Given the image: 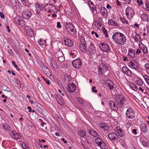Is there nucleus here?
<instances>
[{"label":"nucleus","instance_id":"f257e3e1","mask_svg":"<svg viewBox=\"0 0 149 149\" xmlns=\"http://www.w3.org/2000/svg\"><path fill=\"white\" fill-rule=\"evenodd\" d=\"M116 103L118 106L120 107H127L128 106V102L125 100L124 97H119L118 100H117Z\"/></svg>","mask_w":149,"mask_h":149},{"label":"nucleus","instance_id":"f03ea898","mask_svg":"<svg viewBox=\"0 0 149 149\" xmlns=\"http://www.w3.org/2000/svg\"><path fill=\"white\" fill-rule=\"evenodd\" d=\"M99 45L101 50L102 52L107 53L110 52L111 48L109 45L107 43H99Z\"/></svg>","mask_w":149,"mask_h":149},{"label":"nucleus","instance_id":"7ed1b4c3","mask_svg":"<svg viewBox=\"0 0 149 149\" xmlns=\"http://www.w3.org/2000/svg\"><path fill=\"white\" fill-rule=\"evenodd\" d=\"M79 44L80 49L81 52H87L84 38H81Z\"/></svg>","mask_w":149,"mask_h":149},{"label":"nucleus","instance_id":"20e7f679","mask_svg":"<svg viewBox=\"0 0 149 149\" xmlns=\"http://www.w3.org/2000/svg\"><path fill=\"white\" fill-rule=\"evenodd\" d=\"M135 111L131 108L128 109L126 112V116L129 119H133L135 116Z\"/></svg>","mask_w":149,"mask_h":149},{"label":"nucleus","instance_id":"39448f33","mask_svg":"<svg viewBox=\"0 0 149 149\" xmlns=\"http://www.w3.org/2000/svg\"><path fill=\"white\" fill-rule=\"evenodd\" d=\"M14 21L15 24L20 25L21 26H23L25 25L24 19L21 17L18 16H16L14 18Z\"/></svg>","mask_w":149,"mask_h":149},{"label":"nucleus","instance_id":"423d86ee","mask_svg":"<svg viewBox=\"0 0 149 149\" xmlns=\"http://www.w3.org/2000/svg\"><path fill=\"white\" fill-rule=\"evenodd\" d=\"M95 143L102 149H107V146L105 143L102 140L97 138L95 140Z\"/></svg>","mask_w":149,"mask_h":149},{"label":"nucleus","instance_id":"0eeeda50","mask_svg":"<svg viewBox=\"0 0 149 149\" xmlns=\"http://www.w3.org/2000/svg\"><path fill=\"white\" fill-rule=\"evenodd\" d=\"M98 13H100L101 15L105 18H107L108 15V12L107 9L104 7H98Z\"/></svg>","mask_w":149,"mask_h":149},{"label":"nucleus","instance_id":"6e6552de","mask_svg":"<svg viewBox=\"0 0 149 149\" xmlns=\"http://www.w3.org/2000/svg\"><path fill=\"white\" fill-rule=\"evenodd\" d=\"M108 68L105 65H101L98 68V73L101 76L104 75L108 70Z\"/></svg>","mask_w":149,"mask_h":149},{"label":"nucleus","instance_id":"1a4fd4ad","mask_svg":"<svg viewBox=\"0 0 149 149\" xmlns=\"http://www.w3.org/2000/svg\"><path fill=\"white\" fill-rule=\"evenodd\" d=\"M126 14L128 18L131 19L134 15V12L133 9L128 7L126 10Z\"/></svg>","mask_w":149,"mask_h":149},{"label":"nucleus","instance_id":"9d476101","mask_svg":"<svg viewBox=\"0 0 149 149\" xmlns=\"http://www.w3.org/2000/svg\"><path fill=\"white\" fill-rule=\"evenodd\" d=\"M138 91L140 93L147 94L149 93V88L145 85H143L139 88Z\"/></svg>","mask_w":149,"mask_h":149},{"label":"nucleus","instance_id":"9b49d317","mask_svg":"<svg viewBox=\"0 0 149 149\" xmlns=\"http://www.w3.org/2000/svg\"><path fill=\"white\" fill-rule=\"evenodd\" d=\"M31 15V11L28 9L24 8L22 13V15L23 18L26 19L29 18Z\"/></svg>","mask_w":149,"mask_h":149},{"label":"nucleus","instance_id":"f8f14e48","mask_svg":"<svg viewBox=\"0 0 149 149\" xmlns=\"http://www.w3.org/2000/svg\"><path fill=\"white\" fill-rule=\"evenodd\" d=\"M65 28L68 32H73L74 33L75 32V29L73 24L71 23H68L66 24Z\"/></svg>","mask_w":149,"mask_h":149},{"label":"nucleus","instance_id":"ddd939ff","mask_svg":"<svg viewBox=\"0 0 149 149\" xmlns=\"http://www.w3.org/2000/svg\"><path fill=\"white\" fill-rule=\"evenodd\" d=\"M67 91L70 93L74 92L76 90V87L75 84L72 83L68 84L67 86Z\"/></svg>","mask_w":149,"mask_h":149},{"label":"nucleus","instance_id":"4468645a","mask_svg":"<svg viewBox=\"0 0 149 149\" xmlns=\"http://www.w3.org/2000/svg\"><path fill=\"white\" fill-rule=\"evenodd\" d=\"M81 61L79 59L74 60L72 62V64L73 67L76 69H79L81 66Z\"/></svg>","mask_w":149,"mask_h":149},{"label":"nucleus","instance_id":"2eb2a0df","mask_svg":"<svg viewBox=\"0 0 149 149\" xmlns=\"http://www.w3.org/2000/svg\"><path fill=\"white\" fill-rule=\"evenodd\" d=\"M117 44L120 45H124L126 41V38H112Z\"/></svg>","mask_w":149,"mask_h":149},{"label":"nucleus","instance_id":"dca6fc26","mask_svg":"<svg viewBox=\"0 0 149 149\" xmlns=\"http://www.w3.org/2000/svg\"><path fill=\"white\" fill-rule=\"evenodd\" d=\"M122 71L125 75L129 77H131L132 75V72L126 66H123L122 68Z\"/></svg>","mask_w":149,"mask_h":149},{"label":"nucleus","instance_id":"f3484780","mask_svg":"<svg viewBox=\"0 0 149 149\" xmlns=\"http://www.w3.org/2000/svg\"><path fill=\"white\" fill-rule=\"evenodd\" d=\"M129 66L131 68L137 70L139 68L137 62L134 60H132L129 63Z\"/></svg>","mask_w":149,"mask_h":149},{"label":"nucleus","instance_id":"a211bd4d","mask_svg":"<svg viewBox=\"0 0 149 149\" xmlns=\"http://www.w3.org/2000/svg\"><path fill=\"white\" fill-rule=\"evenodd\" d=\"M10 134L12 137L15 140L20 139H21V136L18 133L15 131H12L10 133Z\"/></svg>","mask_w":149,"mask_h":149},{"label":"nucleus","instance_id":"6ab92c4d","mask_svg":"<svg viewBox=\"0 0 149 149\" xmlns=\"http://www.w3.org/2000/svg\"><path fill=\"white\" fill-rule=\"evenodd\" d=\"M108 136L109 139L112 141H115L118 138V135L114 132L109 133L108 135Z\"/></svg>","mask_w":149,"mask_h":149},{"label":"nucleus","instance_id":"aec40b11","mask_svg":"<svg viewBox=\"0 0 149 149\" xmlns=\"http://www.w3.org/2000/svg\"><path fill=\"white\" fill-rule=\"evenodd\" d=\"M51 97L53 96L52 94L51 95ZM53 97H55L58 103L61 105L63 104V100L61 97L58 95V94H55L53 95Z\"/></svg>","mask_w":149,"mask_h":149},{"label":"nucleus","instance_id":"412c9836","mask_svg":"<svg viewBox=\"0 0 149 149\" xmlns=\"http://www.w3.org/2000/svg\"><path fill=\"white\" fill-rule=\"evenodd\" d=\"M64 38L65 39L64 40V42L65 45L69 47H71L73 45V42L69 38Z\"/></svg>","mask_w":149,"mask_h":149},{"label":"nucleus","instance_id":"4be33fe9","mask_svg":"<svg viewBox=\"0 0 149 149\" xmlns=\"http://www.w3.org/2000/svg\"><path fill=\"white\" fill-rule=\"evenodd\" d=\"M88 51L90 54H94L95 53V49L93 44L91 43L90 46L88 48Z\"/></svg>","mask_w":149,"mask_h":149},{"label":"nucleus","instance_id":"5701e85b","mask_svg":"<svg viewBox=\"0 0 149 149\" xmlns=\"http://www.w3.org/2000/svg\"><path fill=\"white\" fill-rule=\"evenodd\" d=\"M109 107L110 108L113 110L117 111L118 109L116 104L112 101H110L109 102Z\"/></svg>","mask_w":149,"mask_h":149},{"label":"nucleus","instance_id":"b1692460","mask_svg":"<svg viewBox=\"0 0 149 149\" xmlns=\"http://www.w3.org/2000/svg\"><path fill=\"white\" fill-rule=\"evenodd\" d=\"M93 29L95 30L100 29L101 28V24L100 23L99 20H97L95 22V23L93 25Z\"/></svg>","mask_w":149,"mask_h":149},{"label":"nucleus","instance_id":"393cba45","mask_svg":"<svg viewBox=\"0 0 149 149\" xmlns=\"http://www.w3.org/2000/svg\"><path fill=\"white\" fill-rule=\"evenodd\" d=\"M26 34L29 37H34L33 30L31 29H29L26 31Z\"/></svg>","mask_w":149,"mask_h":149},{"label":"nucleus","instance_id":"a878e982","mask_svg":"<svg viewBox=\"0 0 149 149\" xmlns=\"http://www.w3.org/2000/svg\"><path fill=\"white\" fill-rule=\"evenodd\" d=\"M99 126L102 130H108L109 127L107 125L104 123H102L99 124Z\"/></svg>","mask_w":149,"mask_h":149},{"label":"nucleus","instance_id":"bb28decb","mask_svg":"<svg viewBox=\"0 0 149 149\" xmlns=\"http://www.w3.org/2000/svg\"><path fill=\"white\" fill-rule=\"evenodd\" d=\"M106 83L110 90H112L114 88V83L111 80L108 79L106 81Z\"/></svg>","mask_w":149,"mask_h":149},{"label":"nucleus","instance_id":"cd10ccee","mask_svg":"<svg viewBox=\"0 0 149 149\" xmlns=\"http://www.w3.org/2000/svg\"><path fill=\"white\" fill-rule=\"evenodd\" d=\"M139 47L141 50H142L143 53L145 54L148 52V48L145 45L143 44L142 43H140L139 44Z\"/></svg>","mask_w":149,"mask_h":149},{"label":"nucleus","instance_id":"c85d7f7f","mask_svg":"<svg viewBox=\"0 0 149 149\" xmlns=\"http://www.w3.org/2000/svg\"><path fill=\"white\" fill-rule=\"evenodd\" d=\"M52 4H51L46 3L44 6V8L45 10L47 11H48V13H51V8L52 7Z\"/></svg>","mask_w":149,"mask_h":149},{"label":"nucleus","instance_id":"c756f323","mask_svg":"<svg viewBox=\"0 0 149 149\" xmlns=\"http://www.w3.org/2000/svg\"><path fill=\"white\" fill-rule=\"evenodd\" d=\"M88 132L89 133L93 136L97 137L99 136V134L96 131L93 129H89Z\"/></svg>","mask_w":149,"mask_h":149},{"label":"nucleus","instance_id":"7c9ffc66","mask_svg":"<svg viewBox=\"0 0 149 149\" xmlns=\"http://www.w3.org/2000/svg\"><path fill=\"white\" fill-rule=\"evenodd\" d=\"M147 126L145 124H143L140 125V129L142 132L145 133L148 131V129L147 128Z\"/></svg>","mask_w":149,"mask_h":149},{"label":"nucleus","instance_id":"2f4dec72","mask_svg":"<svg viewBox=\"0 0 149 149\" xmlns=\"http://www.w3.org/2000/svg\"><path fill=\"white\" fill-rule=\"evenodd\" d=\"M136 84L140 86L145 85L143 80L139 78L136 79Z\"/></svg>","mask_w":149,"mask_h":149},{"label":"nucleus","instance_id":"473e14b6","mask_svg":"<svg viewBox=\"0 0 149 149\" xmlns=\"http://www.w3.org/2000/svg\"><path fill=\"white\" fill-rule=\"evenodd\" d=\"M128 55L131 58H133L135 55V52L132 49H128Z\"/></svg>","mask_w":149,"mask_h":149},{"label":"nucleus","instance_id":"72a5a7b5","mask_svg":"<svg viewBox=\"0 0 149 149\" xmlns=\"http://www.w3.org/2000/svg\"><path fill=\"white\" fill-rule=\"evenodd\" d=\"M108 23L109 24L115 26H119V24L118 23L115 22L111 19H109Z\"/></svg>","mask_w":149,"mask_h":149},{"label":"nucleus","instance_id":"f704fd0d","mask_svg":"<svg viewBox=\"0 0 149 149\" xmlns=\"http://www.w3.org/2000/svg\"><path fill=\"white\" fill-rule=\"evenodd\" d=\"M125 37V35L123 33H120L116 32L113 35L112 37Z\"/></svg>","mask_w":149,"mask_h":149},{"label":"nucleus","instance_id":"c9c22d12","mask_svg":"<svg viewBox=\"0 0 149 149\" xmlns=\"http://www.w3.org/2000/svg\"><path fill=\"white\" fill-rule=\"evenodd\" d=\"M141 17L143 21L148 22L149 17L147 15L143 13L141 15Z\"/></svg>","mask_w":149,"mask_h":149},{"label":"nucleus","instance_id":"e433bc0d","mask_svg":"<svg viewBox=\"0 0 149 149\" xmlns=\"http://www.w3.org/2000/svg\"><path fill=\"white\" fill-rule=\"evenodd\" d=\"M78 134L81 137H84L86 135V132L82 130H80L78 132Z\"/></svg>","mask_w":149,"mask_h":149},{"label":"nucleus","instance_id":"4c0bfd02","mask_svg":"<svg viewBox=\"0 0 149 149\" xmlns=\"http://www.w3.org/2000/svg\"><path fill=\"white\" fill-rule=\"evenodd\" d=\"M11 3L13 6L16 7V9H18L19 8V6L18 5V3L15 0H12Z\"/></svg>","mask_w":149,"mask_h":149},{"label":"nucleus","instance_id":"58836bf2","mask_svg":"<svg viewBox=\"0 0 149 149\" xmlns=\"http://www.w3.org/2000/svg\"><path fill=\"white\" fill-rule=\"evenodd\" d=\"M43 71L47 76L48 77L51 75V72L47 67L43 70Z\"/></svg>","mask_w":149,"mask_h":149},{"label":"nucleus","instance_id":"ea45409f","mask_svg":"<svg viewBox=\"0 0 149 149\" xmlns=\"http://www.w3.org/2000/svg\"><path fill=\"white\" fill-rule=\"evenodd\" d=\"M23 4L25 6L29 7L31 4L29 2L28 0H21Z\"/></svg>","mask_w":149,"mask_h":149},{"label":"nucleus","instance_id":"a19ab883","mask_svg":"<svg viewBox=\"0 0 149 149\" xmlns=\"http://www.w3.org/2000/svg\"><path fill=\"white\" fill-rule=\"evenodd\" d=\"M38 43L41 45H46V42L45 40L40 39L38 41Z\"/></svg>","mask_w":149,"mask_h":149},{"label":"nucleus","instance_id":"79ce46f5","mask_svg":"<svg viewBox=\"0 0 149 149\" xmlns=\"http://www.w3.org/2000/svg\"><path fill=\"white\" fill-rule=\"evenodd\" d=\"M38 4L36 6V8L38 11V10H42L44 8V6H43L42 4H40L39 3H38Z\"/></svg>","mask_w":149,"mask_h":149},{"label":"nucleus","instance_id":"37998d69","mask_svg":"<svg viewBox=\"0 0 149 149\" xmlns=\"http://www.w3.org/2000/svg\"><path fill=\"white\" fill-rule=\"evenodd\" d=\"M71 76L68 74H65L64 75V80L66 81H69L71 80Z\"/></svg>","mask_w":149,"mask_h":149},{"label":"nucleus","instance_id":"c03bdc74","mask_svg":"<svg viewBox=\"0 0 149 149\" xmlns=\"http://www.w3.org/2000/svg\"><path fill=\"white\" fill-rule=\"evenodd\" d=\"M131 88L133 90L136 91L138 90V88L137 86L134 84H132L130 85Z\"/></svg>","mask_w":149,"mask_h":149},{"label":"nucleus","instance_id":"a18cd8bd","mask_svg":"<svg viewBox=\"0 0 149 149\" xmlns=\"http://www.w3.org/2000/svg\"><path fill=\"white\" fill-rule=\"evenodd\" d=\"M120 20L121 21V22L124 24H128L129 23L124 18H123V17H120Z\"/></svg>","mask_w":149,"mask_h":149},{"label":"nucleus","instance_id":"49530a36","mask_svg":"<svg viewBox=\"0 0 149 149\" xmlns=\"http://www.w3.org/2000/svg\"><path fill=\"white\" fill-rule=\"evenodd\" d=\"M144 67L148 73L149 74V64L147 63L145 64Z\"/></svg>","mask_w":149,"mask_h":149},{"label":"nucleus","instance_id":"de8ad7c7","mask_svg":"<svg viewBox=\"0 0 149 149\" xmlns=\"http://www.w3.org/2000/svg\"><path fill=\"white\" fill-rule=\"evenodd\" d=\"M76 52L75 50L72 51L70 53V55L72 58H74L76 57L75 53Z\"/></svg>","mask_w":149,"mask_h":149},{"label":"nucleus","instance_id":"09e8293b","mask_svg":"<svg viewBox=\"0 0 149 149\" xmlns=\"http://www.w3.org/2000/svg\"><path fill=\"white\" fill-rule=\"evenodd\" d=\"M143 77L147 83L149 84V77L147 75H145L143 76Z\"/></svg>","mask_w":149,"mask_h":149},{"label":"nucleus","instance_id":"8fccbe9b","mask_svg":"<svg viewBox=\"0 0 149 149\" xmlns=\"http://www.w3.org/2000/svg\"><path fill=\"white\" fill-rule=\"evenodd\" d=\"M23 144L24 145V147L23 146L22 147L24 149H29V145L28 144L26 143H22V145H23Z\"/></svg>","mask_w":149,"mask_h":149},{"label":"nucleus","instance_id":"3c124183","mask_svg":"<svg viewBox=\"0 0 149 149\" xmlns=\"http://www.w3.org/2000/svg\"><path fill=\"white\" fill-rule=\"evenodd\" d=\"M146 10L149 11V2L146 1L145 4Z\"/></svg>","mask_w":149,"mask_h":149},{"label":"nucleus","instance_id":"603ef678","mask_svg":"<svg viewBox=\"0 0 149 149\" xmlns=\"http://www.w3.org/2000/svg\"><path fill=\"white\" fill-rule=\"evenodd\" d=\"M103 29V32L105 34V36L106 37H108V34H107V31L106 30V29L104 28Z\"/></svg>","mask_w":149,"mask_h":149},{"label":"nucleus","instance_id":"864d4df0","mask_svg":"<svg viewBox=\"0 0 149 149\" xmlns=\"http://www.w3.org/2000/svg\"><path fill=\"white\" fill-rule=\"evenodd\" d=\"M118 133L119 134V136L120 137H122L123 136V134L122 132V130L119 129L118 131Z\"/></svg>","mask_w":149,"mask_h":149},{"label":"nucleus","instance_id":"5fc2aeb1","mask_svg":"<svg viewBox=\"0 0 149 149\" xmlns=\"http://www.w3.org/2000/svg\"><path fill=\"white\" fill-rule=\"evenodd\" d=\"M3 127L6 130H9V129H10V126L9 125L6 124L4 126L3 125Z\"/></svg>","mask_w":149,"mask_h":149},{"label":"nucleus","instance_id":"6e6d98bb","mask_svg":"<svg viewBox=\"0 0 149 149\" xmlns=\"http://www.w3.org/2000/svg\"><path fill=\"white\" fill-rule=\"evenodd\" d=\"M116 4L118 7H122V5L121 4V2L119 0H117Z\"/></svg>","mask_w":149,"mask_h":149},{"label":"nucleus","instance_id":"4d7b16f0","mask_svg":"<svg viewBox=\"0 0 149 149\" xmlns=\"http://www.w3.org/2000/svg\"><path fill=\"white\" fill-rule=\"evenodd\" d=\"M78 101L80 104H83L84 103V101L83 99L80 98H78Z\"/></svg>","mask_w":149,"mask_h":149},{"label":"nucleus","instance_id":"13d9d810","mask_svg":"<svg viewBox=\"0 0 149 149\" xmlns=\"http://www.w3.org/2000/svg\"><path fill=\"white\" fill-rule=\"evenodd\" d=\"M137 3H138L139 6H140L141 5H143V2L142 0H137Z\"/></svg>","mask_w":149,"mask_h":149},{"label":"nucleus","instance_id":"bf43d9fd","mask_svg":"<svg viewBox=\"0 0 149 149\" xmlns=\"http://www.w3.org/2000/svg\"><path fill=\"white\" fill-rule=\"evenodd\" d=\"M96 87L95 86H93L92 88V90L93 92H94L95 93H97V90L96 89Z\"/></svg>","mask_w":149,"mask_h":149},{"label":"nucleus","instance_id":"052dcab7","mask_svg":"<svg viewBox=\"0 0 149 149\" xmlns=\"http://www.w3.org/2000/svg\"><path fill=\"white\" fill-rule=\"evenodd\" d=\"M40 66L43 70L47 68V66L44 63L41 64Z\"/></svg>","mask_w":149,"mask_h":149},{"label":"nucleus","instance_id":"680f3d73","mask_svg":"<svg viewBox=\"0 0 149 149\" xmlns=\"http://www.w3.org/2000/svg\"><path fill=\"white\" fill-rule=\"evenodd\" d=\"M142 143L144 146H147L148 143L146 141H142Z\"/></svg>","mask_w":149,"mask_h":149},{"label":"nucleus","instance_id":"e2e57ef3","mask_svg":"<svg viewBox=\"0 0 149 149\" xmlns=\"http://www.w3.org/2000/svg\"><path fill=\"white\" fill-rule=\"evenodd\" d=\"M132 0H124L125 1V3L127 4H130V2Z\"/></svg>","mask_w":149,"mask_h":149},{"label":"nucleus","instance_id":"0e129e2a","mask_svg":"<svg viewBox=\"0 0 149 149\" xmlns=\"http://www.w3.org/2000/svg\"><path fill=\"white\" fill-rule=\"evenodd\" d=\"M94 5H92V6H91V5H90V9L91 10V11L93 13L94 12Z\"/></svg>","mask_w":149,"mask_h":149},{"label":"nucleus","instance_id":"69168bd1","mask_svg":"<svg viewBox=\"0 0 149 149\" xmlns=\"http://www.w3.org/2000/svg\"><path fill=\"white\" fill-rule=\"evenodd\" d=\"M57 27L58 28H61V24L60 22H58L57 23Z\"/></svg>","mask_w":149,"mask_h":149},{"label":"nucleus","instance_id":"338daca9","mask_svg":"<svg viewBox=\"0 0 149 149\" xmlns=\"http://www.w3.org/2000/svg\"><path fill=\"white\" fill-rule=\"evenodd\" d=\"M12 63L13 65L14 66L15 68H17L18 66L17 65L15 64V63L14 61H12Z\"/></svg>","mask_w":149,"mask_h":149},{"label":"nucleus","instance_id":"774afa93","mask_svg":"<svg viewBox=\"0 0 149 149\" xmlns=\"http://www.w3.org/2000/svg\"><path fill=\"white\" fill-rule=\"evenodd\" d=\"M37 110L38 111V113H39L40 114H42V109L40 108H39V109Z\"/></svg>","mask_w":149,"mask_h":149}]
</instances>
